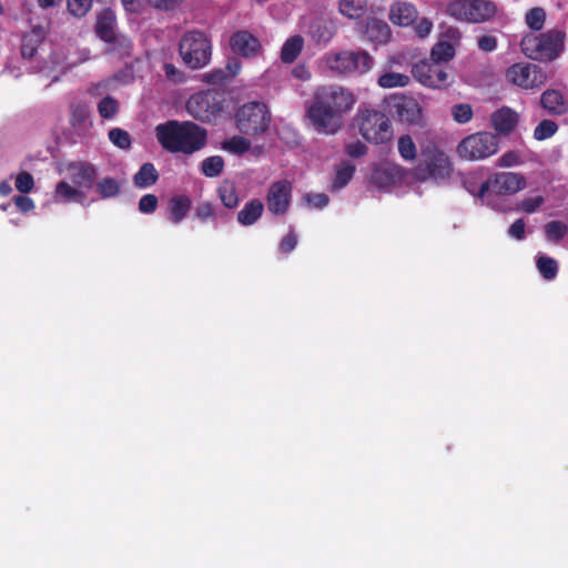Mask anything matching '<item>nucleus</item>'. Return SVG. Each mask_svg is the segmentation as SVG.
Wrapping results in <instances>:
<instances>
[{"label":"nucleus","mask_w":568,"mask_h":568,"mask_svg":"<svg viewBox=\"0 0 568 568\" xmlns=\"http://www.w3.org/2000/svg\"><path fill=\"white\" fill-rule=\"evenodd\" d=\"M542 110L552 116H560L568 112V101L559 90L548 89L539 98Z\"/></svg>","instance_id":"obj_20"},{"label":"nucleus","mask_w":568,"mask_h":568,"mask_svg":"<svg viewBox=\"0 0 568 568\" xmlns=\"http://www.w3.org/2000/svg\"><path fill=\"white\" fill-rule=\"evenodd\" d=\"M498 151V139L490 132H477L464 138L457 145V153L468 161H480Z\"/></svg>","instance_id":"obj_11"},{"label":"nucleus","mask_w":568,"mask_h":568,"mask_svg":"<svg viewBox=\"0 0 568 568\" xmlns=\"http://www.w3.org/2000/svg\"><path fill=\"white\" fill-rule=\"evenodd\" d=\"M366 4V0H339L338 8L343 16L349 19H358L364 16Z\"/></svg>","instance_id":"obj_36"},{"label":"nucleus","mask_w":568,"mask_h":568,"mask_svg":"<svg viewBox=\"0 0 568 568\" xmlns=\"http://www.w3.org/2000/svg\"><path fill=\"white\" fill-rule=\"evenodd\" d=\"M558 131V124L549 119H544L534 129V139L537 141H544L556 134Z\"/></svg>","instance_id":"obj_41"},{"label":"nucleus","mask_w":568,"mask_h":568,"mask_svg":"<svg viewBox=\"0 0 568 568\" xmlns=\"http://www.w3.org/2000/svg\"><path fill=\"white\" fill-rule=\"evenodd\" d=\"M414 29L420 38H425L430 33L433 29V22L427 18H422L416 22Z\"/></svg>","instance_id":"obj_61"},{"label":"nucleus","mask_w":568,"mask_h":568,"mask_svg":"<svg viewBox=\"0 0 568 568\" xmlns=\"http://www.w3.org/2000/svg\"><path fill=\"white\" fill-rule=\"evenodd\" d=\"M355 165L349 162H343L336 170L333 182L332 191H338L345 187L352 180L355 173Z\"/></svg>","instance_id":"obj_32"},{"label":"nucleus","mask_w":568,"mask_h":568,"mask_svg":"<svg viewBox=\"0 0 568 568\" xmlns=\"http://www.w3.org/2000/svg\"><path fill=\"white\" fill-rule=\"evenodd\" d=\"M160 145L170 153L191 155L207 143L206 129L192 121L169 120L155 126Z\"/></svg>","instance_id":"obj_2"},{"label":"nucleus","mask_w":568,"mask_h":568,"mask_svg":"<svg viewBox=\"0 0 568 568\" xmlns=\"http://www.w3.org/2000/svg\"><path fill=\"white\" fill-rule=\"evenodd\" d=\"M526 186L525 178L515 172L496 173L479 186L477 195L481 199L491 195H510Z\"/></svg>","instance_id":"obj_13"},{"label":"nucleus","mask_w":568,"mask_h":568,"mask_svg":"<svg viewBox=\"0 0 568 568\" xmlns=\"http://www.w3.org/2000/svg\"><path fill=\"white\" fill-rule=\"evenodd\" d=\"M362 136L374 144L388 142L393 136V129L387 115L376 110H365L357 114Z\"/></svg>","instance_id":"obj_9"},{"label":"nucleus","mask_w":568,"mask_h":568,"mask_svg":"<svg viewBox=\"0 0 568 568\" xmlns=\"http://www.w3.org/2000/svg\"><path fill=\"white\" fill-rule=\"evenodd\" d=\"M34 186V180L33 176L29 172H20L16 178V189L27 194L29 193Z\"/></svg>","instance_id":"obj_50"},{"label":"nucleus","mask_w":568,"mask_h":568,"mask_svg":"<svg viewBox=\"0 0 568 568\" xmlns=\"http://www.w3.org/2000/svg\"><path fill=\"white\" fill-rule=\"evenodd\" d=\"M159 172L151 162L143 163L133 176V183L139 189H146L159 180Z\"/></svg>","instance_id":"obj_28"},{"label":"nucleus","mask_w":568,"mask_h":568,"mask_svg":"<svg viewBox=\"0 0 568 568\" xmlns=\"http://www.w3.org/2000/svg\"><path fill=\"white\" fill-rule=\"evenodd\" d=\"M345 153L351 158L358 159L367 153V146L361 141H355L345 145Z\"/></svg>","instance_id":"obj_53"},{"label":"nucleus","mask_w":568,"mask_h":568,"mask_svg":"<svg viewBox=\"0 0 568 568\" xmlns=\"http://www.w3.org/2000/svg\"><path fill=\"white\" fill-rule=\"evenodd\" d=\"M544 199L541 196L528 197L521 201L519 209L526 213H532L541 206Z\"/></svg>","instance_id":"obj_57"},{"label":"nucleus","mask_w":568,"mask_h":568,"mask_svg":"<svg viewBox=\"0 0 568 568\" xmlns=\"http://www.w3.org/2000/svg\"><path fill=\"white\" fill-rule=\"evenodd\" d=\"M565 34L559 30H549L539 36H525L520 41L524 54L538 61H551L556 59L564 48Z\"/></svg>","instance_id":"obj_5"},{"label":"nucleus","mask_w":568,"mask_h":568,"mask_svg":"<svg viewBox=\"0 0 568 568\" xmlns=\"http://www.w3.org/2000/svg\"><path fill=\"white\" fill-rule=\"evenodd\" d=\"M92 6V0H68V10L74 17H84Z\"/></svg>","instance_id":"obj_49"},{"label":"nucleus","mask_w":568,"mask_h":568,"mask_svg":"<svg viewBox=\"0 0 568 568\" xmlns=\"http://www.w3.org/2000/svg\"><path fill=\"white\" fill-rule=\"evenodd\" d=\"M41 42L42 34L40 31L32 30L31 32L23 34L21 42V55L24 59L33 58Z\"/></svg>","instance_id":"obj_34"},{"label":"nucleus","mask_w":568,"mask_h":568,"mask_svg":"<svg viewBox=\"0 0 568 568\" xmlns=\"http://www.w3.org/2000/svg\"><path fill=\"white\" fill-rule=\"evenodd\" d=\"M355 102L356 98L348 89L336 84L320 87L307 108V116L318 133L334 134Z\"/></svg>","instance_id":"obj_1"},{"label":"nucleus","mask_w":568,"mask_h":568,"mask_svg":"<svg viewBox=\"0 0 568 568\" xmlns=\"http://www.w3.org/2000/svg\"><path fill=\"white\" fill-rule=\"evenodd\" d=\"M115 17L111 10H103L97 19L95 33L105 43L112 45V50L120 48L121 54H129L131 40L115 32Z\"/></svg>","instance_id":"obj_15"},{"label":"nucleus","mask_w":568,"mask_h":568,"mask_svg":"<svg viewBox=\"0 0 568 568\" xmlns=\"http://www.w3.org/2000/svg\"><path fill=\"white\" fill-rule=\"evenodd\" d=\"M409 77L398 72H385L377 79V84L383 89L404 88L409 84Z\"/></svg>","instance_id":"obj_38"},{"label":"nucleus","mask_w":568,"mask_h":568,"mask_svg":"<svg viewBox=\"0 0 568 568\" xmlns=\"http://www.w3.org/2000/svg\"><path fill=\"white\" fill-rule=\"evenodd\" d=\"M506 79L521 89L535 90L546 83L547 73L537 64L519 62L507 69Z\"/></svg>","instance_id":"obj_14"},{"label":"nucleus","mask_w":568,"mask_h":568,"mask_svg":"<svg viewBox=\"0 0 568 568\" xmlns=\"http://www.w3.org/2000/svg\"><path fill=\"white\" fill-rule=\"evenodd\" d=\"M146 1L151 7H153L155 9H160V10H165V11L174 10L181 2V0H146Z\"/></svg>","instance_id":"obj_59"},{"label":"nucleus","mask_w":568,"mask_h":568,"mask_svg":"<svg viewBox=\"0 0 568 568\" xmlns=\"http://www.w3.org/2000/svg\"><path fill=\"white\" fill-rule=\"evenodd\" d=\"M292 199V184L287 180L273 182L266 194V205L271 213L285 215Z\"/></svg>","instance_id":"obj_16"},{"label":"nucleus","mask_w":568,"mask_h":568,"mask_svg":"<svg viewBox=\"0 0 568 568\" xmlns=\"http://www.w3.org/2000/svg\"><path fill=\"white\" fill-rule=\"evenodd\" d=\"M306 201L311 205H313L317 209H322L328 204L329 197L324 193H315V194H308L306 196Z\"/></svg>","instance_id":"obj_62"},{"label":"nucleus","mask_w":568,"mask_h":568,"mask_svg":"<svg viewBox=\"0 0 568 568\" xmlns=\"http://www.w3.org/2000/svg\"><path fill=\"white\" fill-rule=\"evenodd\" d=\"M508 234L520 241L525 237V221L523 219L516 220L509 227Z\"/></svg>","instance_id":"obj_60"},{"label":"nucleus","mask_w":568,"mask_h":568,"mask_svg":"<svg viewBox=\"0 0 568 568\" xmlns=\"http://www.w3.org/2000/svg\"><path fill=\"white\" fill-rule=\"evenodd\" d=\"M222 149L234 154L243 155L251 150L252 143L248 136L243 134L233 135L232 138L224 140L221 144Z\"/></svg>","instance_id":"obj_30"},{"label":"nucleus","mask_w":568,"mask_h":568,"mask_svg":"<svg viewBox=\"0 0 568 568\" xmlns=\"http://www.w3.org/2000/svg\"><path fill=\"white\" fill-rule=\"evenodd\" d=\"M471 0H452L447 3L445 12L459 21L469 22Z\"/></svg>","instance_id":"obj_33"},{"label":"nucleus","mask_w":568,"mask_h":568,"mask_svg":"<svg viewBox=\"0 0 568 568\" xmlns=\"http://www.w3.org/2000/svg\"><path fill=\"white\" fill-rule=\"evenodd\" d=\"M335 33L334 23L325 19H315L308 27V36L316 44L326 45Z\"/></svg>","instance_id":"obj_21"},{"label":"nucleus","mask_w":568,"mask_h":568,"mask_svg":"<svg viewBox=\"0 0 568 568\" xmlns=\"http://www.w3.org/2000/svg\"><path fill=\"white\" fill-rule=\"evenodd\" d=\"M325 64L339 75H363L372 70L374 58L365 50H343L326 53Z\"/></svg>","instance_id":"obj_7"},{"label":"nucleus","mask_w":568,"mask_h":568,"mask_svg":"<svg viewBox=\"0 0 568 568\" xmlns=\"http://www.w3.org/2000/svg\"><path fill=\"white\" fill-rule=\"evenodd\" d=\"M452 114L457 123L464 124L471 120L473 109L470 104L459 103L453 106Z\"/></svg>","instance_id":"obj_48"},{"label":"nucleus","mask_w":568,"mask_h":568,"mask_svg":"<svg viewBox=\"0 0 568 568\" xmlns=\"http://www.w3.org/2000/svg\"><path fill=\"white\" fill-rule=\"evenodd\" d=\"M225 162L221 155H211L201 162L200 171L206 178L220 176L224 170Z\"/></svg>","instance_id":"obj_37"},{"label":"nucleus","mask_w":568,"mask_h":568,"mask_svg":"<svg viewBox=\"0 0 568 568\" xmlns=\"http://www.w3.org/2000/svg\"><path fill=\"white\" fill-rule=\"evenodd\" d=\"M224 109V99L216 91H201L190 97L186 102L189 114L201 122L213 123Z\"/></svg>","instance_id":"obj_8"},{"label":"nucleus","mask_w":568,"mask_h":568,"mask_svg":"<svg viewBox=\"0 0 568 568\" xmlns=\"http://www.w3.org/2000/svg\"><path fill=\"white\" fill-rule=\"evenodd\" d=\"M192 206L191 199L185 194L174 195L169 201V220L173 224L181 223L189 214Z\"/></svg>","instance_id":"obj_23"},{"label":"nucleus","mask_w":568,"mask_h":568,"mask_svg":"<svg viewBox=\"0 0 568 568\" xmlns=\"http://www.w3.org/2000/svg\"><path fill=\"white\" fill-rule=\"evenodd\" d=\"M217 194L225 207L235 209L239 205L240 199L233 182L224 181L221 183L217 189Z\"/></svg>","instance_id":"obj_35"},{"label":"nucleus","mask_w":568,"mask_h":568,"mask_svg":"<svg viewBox=\"0 0 568 568\" xmlns=\"http://www.w3.org/2000/svg\"><path fill=\"white\" fill-rule=\"evenodd\" d=\"M159 205L158 196L154 194H144L139 201V211L143 214H152Z\"/></svg>","instance_id":"obj_51"},{"label":"nucleus","mask_w":568,"mask_h":568,"mask_svg":"<svg viewBox=\"0 0 568 568\" xmlns=\"http://www.w3.org/2000/svg\"><path fill=\"white\" fill-rule=\"evenodd\" d=\"M298 237L293 227L290 229L287 235H285L280 243V251L283 254L291 253L297 245Z\"/></svg>","instance_id":"obj_52"},{"label":"nucleus","mask_w":568,"mask_h":568,"mask_svg":"<svg viewBox=\"0 0 568 568\" xmlns=\"http://www.w3.org/2000/svg\"><path fill=\"white\" fill-rule=\"evenodd\" d=\"M520 163V155L516 151H507L498 160V165L501 168H511Z\"/></svg>","instance_id":"obj_54"},{"label":"nucleus","mask_w":568,"mask_h":568,"mask_svg":"<svg viewBox=\"0 0 568 568\" xmlns=\"http://www.w3.org/2000/svg\"><path fill=\"white\" fill-rule=\"evenodd\" d=\"M567 231V225L560 221H551L545 225L546 236L550 241H560Z\"/></svg>","instance_id":"obj_47"},{"label":"nucleus","mask_w":568,"mask_h":568,"mask_svg":"<svg viewBox=\"0 0 568 568\" xmlns=\"http://www.w3.org/2000/svg\"><path fill=\"white\" fill-rule=\"evenodd\" d=\"M448 65L424 59L415 63L412 74L422 85L432 89H445L453 82Z\"/></svg>","instance_id":"obj_12"},{"label":"nucleus","mask_w":568,"mask_h":568,"mask_svg":"<svg viewBox=\"0 0 568 568\" xmlns=\"http://www.w3.org/2000/svg\"><path fill=\"white\" fill-rule=\"evenodd\" d=\"M230 48L236 55L245 59H254L263 51L261 41L247 30L233 32L230 38Z\"/></svg>","instance_id":"obj_17"},{"label":"nucleus","mask_w":568,"mask_h":568,"mask_svg":"<svg viewBox=\"0 0 568 568\" xmlns=\"http://www.w3.org/2000/svg\"><path fill=\"white\" fill-rule=\"evenodd\" d=\"M179 53L187 68L192 70L202 69L211 60L212 44L205 32L191 30L181 37Z\"/></svg>","instance_id":"obj_6"},{"label":"nucleus","mask_w":568,"mask_h":568,"mask_svg":"<svg viewBox=\"0 0 568 568\" xmlns=\"http://www.w3.org/2000/svg\"><path fill=\"white\" fill-rule=\"evenodd\" d=\"M98 112L102 119H111L119 112V102L111 95L104 97L98 103Z\"/></svg>","instance_id":"obj_44"},{"label":"nucleus","mask_w":568,"mask_h":568,"mask_svg":"<svg viewBox=\"0 0 568 568\" xmlns=\"http://www.w3.org/2000/svg\"><path fill=\"white\" fill-rule=\"evenodd\" d=\"M54 201L61 203H83L87 195L81 190L70 185L67 181H60L54 189Z\"/></svg>","instance_id":"obj_27"},{"label":"nucleus","mask_w":568,"mask_h":568,"mask_svg":"<svg viewBox=\"0 0 568 568\" xmlns=\"http://www.w3.org/2000/svg\"><path fill=\"white\" fill-rule=\"evenodd\" d=\"M68 171L74 185L84 189L94 185L98 171L93 164L84 161L72 162L68 165Z\"/></svg>","instance_id":"obj_18"},{"label":"nucleus","mask_w":568,"mask_h":568,"mask_svg":"<svg viewBox=\"0 0 568 568\" xmlns=\"http://www.w3.org/2000/svg\"><path fill=\"white\" fill-rule=\"evenodd\" d=\"M478 48L484 52H491L497 48V39L494 36L485 34L477 40Z\"/></svg>","instance_id":"obj_58"},{"label":"nucleus","mask_w":568,"mask_h":568,"mask_svg":"<svg viewBox=\"0 0 568 568\" xmlns=\"http://www.w3.org/2000/svg\"><path fill=\"white\" fill-rule=\"evenodd\" d=\"M195 215L202 222L215 216L214 207L210 202L200 203L196 207Z\"/></svg>","instance_id":"obj_55"},{"label":"nucleus","mask_w":568,"mask_h":568,"mask_svg":"<svg viewBox=\"0 0 568 568\" xmlns=\"http://www.w3.org/2000/svg\"><path fill=\"white\" fill-rule=\"evenodd\" d=\"M292 75L298 80L307 81L311 79V72L305 64H298L293 68Z\"/></svg>","instance_id":"obj_63"},{"label":"nucleus","mask_w":568,"mask_h":568,"mask_svg":"<svg viewBox=\"0 0 568 568\" xmlns=\"http://www.w3.org/2000/svg\"><path fill=\"white\" fill-rule=\"evenodd\" d=\"M13 203L22 213H28L34 209L33 200L26 195H16L13 197Z\"/></svg>","instance_id":"obj_56"},{"label":"nucleus","mask_w":568,"mask_h":568,"mask_svg":"<svg viewBox=\"0 0 568 568\" xmlns=\"http://www.w3.org/2000/svg\"><path fill=\"white\" fill-rule=\"evenodd\" d=\"M365 36L371 42L385 44L390 38V29L385 21L373 18L366 22Z\"/></svg>","instance_id":"obj_25"},{"label":"nucleus","mask_w":568,"mask_h":568,"mask_svg":"<svg viewBox=\"0 0 568 568\" xmlns=\"http://www.w3.org/2000/svg\"><path fill=\"white\" fill-rule=\"evenodd\" d=\"M537 268L546 280H552L558 273V264L552 257L540 256L537 260Z\"/></svg>","instance_id":"obj_43"},{"label":"nucleus","mask_w":568,"mask_h":568,"mask_svg":"<svg viewBox=\"0 0 568 568\" xmlns=\"http://www.w3.org/2000/svg\"><path fill=\"white\" fill-rule=\"evenodd\" d=\"M272 120L268 105L262 101L245 102L233 114L235 129L248 138L265 135L270 131Z\"/></svg>","instance_id":"obj_3"},{"label":"nucleus","mask_w":568,"mask_h":568,"mask_svg":"<svg viewBox=\"0 0 568 568\" xmlns=\"http://www.w3.org/2000/svg\"><path fill=\"white\" fill-rule=\"evenodd\" d=\"M89 106L82 102L70 104V124L75 128L82 125L89 118Z\"/></svg>","instance_id":"obj_40"},{"label":"nucleus","mask_w":568,"mask_h":568,"mask_svg":"<svg viewBox=\"0 0 568 568\" xmlns=\"http://www.w3.org/2000/svg\"><path fill=\"white\" fill-rule=\"evenodd\" d=\"M417 18V10L414 4L399 2L392 7L389 19L394 24L407 27Z\"/></svg>","instance_id":"obj_24"},{"label":"nucleus","mask_w":568,"mask_h":568,"mask_svg":"<svg viewBox=\"0 0 568 568\" xmlns=\"http://www.w3.org/2000/svg\"><path fill=\"white\" fill-rule=\"evenodd\" d=\"M452 173L450 158L435 142L420 145L419 161L415 166V174L419 180L445 181Z\"/></svg>","instance_id":"obj_4"},{"label":"nucleus","mask_w":568,"mask_h":568,"mask_svg":"<svg viewBox=\"0 0 568 568\" xmlns=\"http://www.w3.org/2000/svg\"><path fill=\"white\" fill-rule=\"evenodd\" d=\"M97 191L102 199L115 197L120 193V184L114 178H103L98 181Z\"/></svg>","instance_id":"obj_39"},{"label":"nucleus","mask_w":568,"mask_h":568,"mask_svg":"<svg viewBox=\"0 0 568 568\" xmlns=\"http://www.w3.org/2000/svg\"><path fill=\"white\" fill-rule=\"evenodd\" d=\"M469 22L480 23L491 20L497 12V7L491 0H471Z\"/></svg>","instance_id":"obj_22"},{"label":"nucleus","mask_w":568,"mask_h":568,"mask_svg":"<svg viewBox=\"0 0 568 568\" xmlns=\"http://www.w3.org/2000/svg\"><path fill=\"white\" fill-rule=\"evenodd\" d=\"M456 50L453 43L448 41L437 42L432 51L428 59L448 65V62L455 57Z\"/></svg>","instance_id":"obj_31"},{"label":"nucleus","mask_w":568,"mask_h":568,"mask_svg":"<svg viewBox=\"0 0 568 568\" xmlns=\"http://www.w3.org/2000/svg\"><path fill=\"white\" fill-rule=\"evenodd\" d=\"M264 204L260 199H252L237 213V222L243 226L255 224L262 216Z\"/></svg>","instance_id":"obj_26"},{"label":"nucleus","mask_w":568,"mask_h":568,"mask_svg":"<svg viewBox=\"0 0 568 568\" xmlns=\"http://www.w3.org/2000/svg\"><path fill=\"white\" fill-rule=\"evenodd\" d=\"M108 135L109 140L119 149L129 150L131 148L132 140L128 131L113 128L109 131Z\"/></svg>","instance_id":"obj_45"},{"label":"nucleus","mask_w":568,"mask_h":568,"mask_svg":"<svg viewBox=\"0 0 568 568\" xmlns=\"http://www.w3.org/2000/svg\"><path fill=\"white\" fill-rule=\"evenodd\" d=\"M397 149H398L399 155L405 161H414L416 159L417 150H416V145L410 135L405 134V135L399 136L398 142H397Z\"/></svg>","instance_id":"obj_42"},{"label":"nucleus","mask_w":568,"mask_h":568,"mask_svg":"<svg viewBox=\"0 0 568 568\" xmlns=\"http://www.w3.org/2000/svg\"><path fill=\"white\" fill-rule=\"evenodd\" d=\"M304 47V39L302 36L296 34L290 37L281 49V60L284 63H293L301 54Z\"/></svg>","instance_id":"obj_29"},{"label":"nucleus","mask_w":568,"mask_h":568,"mask_svg":"<svg viewBox=\"0 0 568 568\" xmlns=\"http://www.w3.org/2000/svg\"><path fill=\"white\" fill-rule=\"evenodd\" d=\"M546 20V12L542 8H532L527 11L525 21L527 26L535 31L542 29Z\"/></svg>","instance_id":"obj_46"},{"label":"nucleus","mask_w":568,"mask_h":568,"mask_svg":"<svg viewBox=\"0 0 568 568\" xmlns=\"http://www.w3.org/2000/svg\"><path fill=\"white\" fill-rule=\"evenodd\" d=\"M385 109L393 119L408 125L423 126L424 112L419 102L412 95L395 93L385 99Z\"/></svg>","instance_id":"obj_10"},{"label":"nucleus","mask_w":568,"mask_h":568,"mask_svg":"<svg viewBox=\"0 0 568 568\" xmlns=\"http://www.w3.org/2000/svg\"><path fill=\"white\" fill-rule=\"evenodd\" d=\"M124 9L131 13H140L143 9V0H121Z\"/></svg>","instance_id":"obj_64"},{"label":"nucleus","mask_w":568,"mask_h":568,"mask_svg":"<svg viewBox=\"0 0 568 568\" xmlns=\"http://www.w3.org/2000/svg\"><path fill=\"white\" fill-rule=\"evenodd\" d=\"M519 122V114L509 106H501L490 116V123L499 135L511 133Z\"/></svg>","instance_id":"obj_19"}]
</instances>
